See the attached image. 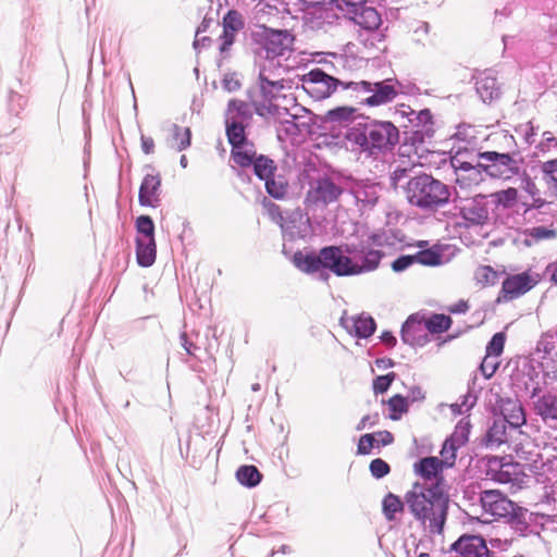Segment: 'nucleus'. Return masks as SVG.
<instances>
[{
  "instance_id": "1",
  "label": "nucleus",
  "mask_w": 557,
  "mask_h": 557,
  "mask_svg": "<svg viewBox=\"0 0 557 557\" xmlns=\"http://www.w3.org/2000/svg\"><path fill=\"white\" fill-rule=\"evenodd\" d=\"M346 147L360 159L380 160L399 141V129L389 121H359L348 127Z\"/></svg>"
},
{
  "instance_id": "2",
  "label": "nucleus",
  "mask_w": 557,
  "mask_h": 557,
  "mask_svg": "<svg viewBox=\"0 0 557 557\" xmlns=\"http://www.w3.org/2000/svg\"><path fill=\"white\" fill-rule=\"evenodd\" d=\"M406 505L413 518L432 534L443 532L448 510V497L440 483H416L405 494Z\"/></svg>"
},
{
  "instance_id": "3",
  "label": "nucleus",
  "mask_w": 557,
  "mask_h": 557,
  "mask_svg": "<svg viewBox=\"0 0 557 557\" xmlns=\"http://www.w3.org/2000/svg\"><path fill=\"white\" fill-rule=\"evenodd\" d=\"M325 259L334 267V274L338 276L357 275L375 270L381 261L382 252L372 249L369 245L347 244L344 246H327Z\"/></svg>"
},
{
  "instance_id": "4",
  "label": "nucleus",
  "mask_w": 557,
  "mask_h": 557,
  "mask_svg": "<svg viewBox=\"0 0 557 557\" xmlns=\"http://www.w3.org/2000/svg\"><path fill=\"white\" fill-rule=\"evenodd\" d=\"M408 202L423 211H435L449 202L448 185L430 174L411 177L406 187Z\"/></svg>"
},
{
  "instance_id": "5",
  "label": "nucleus",
  "mask_w": 557,
  "mask_h": 557,
  "mask_svg": "<svg viewBox=\"0 0 557 557\" xmlns=\"http://www.w3.org/2000/svg\"><path fill=\"white\" fill-rule=\"evenodd\" d=\"M345 100L367 107H379L392 102L398 95L392 79L382 82H350L344 87Z\"/></svg>"
},
{
  "instance_id": "6",
  "label": "nucleus",
  "mask_w": 557,
  "mask_h": 557,
  "mask_svg": "<svg viewBox=\"0 0 557 557\" xmlns=\"http://www.w3.org/2000/svg\"><path fill=\"white\" fill-rule=\"evenodd\" d=\"M284 79H257L256 86L249 91V98L258 115L281 119L289 114L288 109L273 103L284 89Z\"/></svg>"
},
{
  "instance_id": "7",
  "label": "nucleus",
  "mask_w": 557,
  "mask_h": 557,
  "mask_svg": "<svg viewBox=\"0 0 557 557\" xmlns=\"http://www.w3.org/2000/svg\"><path fill=\"white\" fill-rule=\"evenodd\" d=\"M343 193V187L327 175L311 177L304 202L308 210L322 211L336 202Z\"/></svg>"
},
{
  "instance_id": "8",
  "label": "nucleus",
  "mask_w": 557,
  "mask_h": 557,
  "mask_svg": "<svg viewBox=\"0 0 557 557\" xmlns=\"http://www.w3.org/2000/svg\"><path fill=\"white\" fill-rule=\"evenodd\" d=\"M302 89L314 100H323L334 94L345 100L344 87L350 82L338 79L320 69H313L301 77Z\"/></svg>"
},
{
  "instance_id": "9",
  "label": "nucleus",
  "mask_w": 557,
  "mask_h": 557,
  "mask_svg": "<svg viewBox=\"0 0 557 557\" xmlns=\"http://www.w3.org/2000/svg\"><path fill=\"white\" fill-rule=\"evenodd\" d=\"M480 166L491 178L508 181L520 174L521 158L518 153L485 151L478 154Z\"/></svg>"
},
{
  "instance_id": "10",
  "label": "nucleus",
  "mask_w": 557,
  "mask_h": 557,
  "mask_svg": "<svg viewBox=\"0 0 557 557\" xmlns=\"http://www.w3.org/2000/svg\"><path fill=\"white\" fill-rule=\"evenodd\" d=\"M523 384L535 413L545 422L557 421V396L550 393L541 395L543 387L540 381H535L532 376H530V382H523Z\"/></svg>"
},
{
  "instance_id": "11",
  "label": "nucleus",
  "mask_w": 557,
  "mask_h": 557,
  "mask_svg": "<svg viewBox=\"0 0 557 557\" xmlns=\"http://www.w3.org/2000/svg\"><path fill=\"white\" fill-rule=\"evenodd\" d=\"M294 37L287 30L264 29L263 39L257 50V58L281 60L290 52Z\"/></svg>"
},
{
  "instance_id": "12",
  "label": "nucleus",
  "mask_w": 557,
  "mask_h": 557,
  "mask_svg": "<svg viewBox=\"0 0 557 557\" xmlns=\"http://www.w3.org/2000/svg\"><path fill=\"white\" fill-rule=\"evenodd\" d=\"M455 208L465 221L472 225H482L488 219V201L486 196L476 195L471 198H457Z\"/></svg>"
},
{
  "instance_id": "13",
  "label": "nucleus",
  "mask_w": 557,
  "mask_h": 557,
  "mask_svg": "<svg viewBox=\"0 0 557 557\" xmlns=\"http://www.w3.org/2000/svg\"><path fill=\"white\" fill-rule=\"evenodd\" d=\"M480 503L485 513L495 519H506L517 506L497 490H486L480 493Z\"/></svg>"
},
{
  "instance_id": "14",
  "label": "nucleus",
  "mask_w": 557,
  "mask_h": 557,
  "mask_svg": "<svg viewBox=\"0 0 557 557\" xmlns=\"http://www.w3.org/2000/svg\"><path fill=\"white\" fill-rule=\"evenodd\" d=\"M281 228L285 238H305L311 231L310 219L300 209L281 215Z\"/></svg>"
},
{
  "instance_id": "15",
  "label": "nucleus",
  "mask_w": 557,
  "mask_h": 557,
  "mask_svg": "<svg viewBox=\"0 0 557 557\" xmlns=\"http://www.w3.org/2000/svg\"><path fill=\"white\" fill-rule=\"evenodd\" d=\"M326 247L322 248L319 253L296 251L292 258L294 265L301 272L312 274L321 269H327L334 273V267L331 261L325 258Z\"/></svg>"
},
{
  "instance_id": "16",
  "label": "nucleus",
  "mask_w": 557,
  "mask_h": 557,
  "mask_svg": "<svg viewBox=\"0 0 557 557\" xmlns=\"http://www.w3.org/2000/svg\"><path fill=\"white\" fill-rule=\"evenodd\" d=\"M455 557H488L485 540L480 535H462L450 546Z\"/></svg>"
},
{
  "instance_id": "17",
  "label": "nucleus",
  "mask_w": 557,
  "mask_h": 557,
  "mask_svg": "<svg viewBox=\"0 0 557 557\" xmlns=\"http://www.w3.org/2000/svg\"><path fill=\"white\" fill-rule=\"evenodd\" d=\"M539 280L537 274L529 272L510 275L503 282L502 292L505 298L511 300L533 288Z\"/></svg>"
},
{
  "instance_id": "18",
  "label": "nucleus",
  "mask_w": 557,
  "mask_h": 557,
  "mask_svg": "<svg viewBox=\"0 0 557 557\" xmlns=\"http://www.w3.org/2000/svg\"><path fill=\"white\" fill-rule=\"evenodd\" d=\"M540 362L541 371H536L535 368H530L527 373V380L523 382H530V376L535 381H540L542 387H549L552 389L557 388V354L553 357L542 356Z\"/></svg>"
},
{
  "instance_id": "19",
  "label": "nucleus",
  "mask_w": 557,
  "mask_h": 557,
  "mask_svg": "<svg viewBox=\"0 0 557 557\" xmlns=\"http://www.w3.org/2000/svg\"><path fill=\"white\" fill-rule=\"evenodd\" d=\"M341 324L349 334L359 338L370 337L376 329L374 319L366 313L350 317L344 315L341 318Z\"/></svg>"
},
{
  "instance_id": "20",
  "label": "nucleus",
  "mask_w": 557,
  "mask_h": 557,
  "mask_svg": "<svg viewBox=\"0 0 557 557\" xmlns=\"http://www.w3.org/2000/svg\"><path fill=\"white\" fill-rule=\"evenodd\" d=\"M244 27L242 14L237 11H228L223 17V32L220 36L219 50L222 54L230 50V47L235 40L236 34Z\"/></svg>"
},
{
  "instance_id": "21",
  "label": "nucleus",
  "mask_w": 557,
  "mask_h": 557,
  "mask_svg": "<svg viewBox=\"0 0 557 557\" xmlns=\"http://www.w3.org/2000/svg\"><path fill=\"white\" fill-rule=\"evenodd\" d=\"M161 178L159 175L146 174L139 188L138 201L143 207H158L160 202Z\"/></svg>"
},
{
  "instance_id": "22",
  "label": "nucleus",
  "mask_w": 557,
  "mask_h": 557,
  "mask_svg": "<svg viewBox=\"0 0 557 557\" xmlns=\"http://www.w3.org/2000/svg\"><path fill=\"white\" fill-rule=\"evenodd\" d=\"M401 339L412 347L424 346L429 341L424 323L414 317H409L403 325Z\"/></svg>"
},
{
  "instance_id": "23",
  "label": "nucleus",
  "mask_w": 557,
  "mask_h": 557,
  "mask_svg": "<svg viewBox=\"0 0 557 557\" xmlns=\"http://www.w3.org/2000/svg\"><path fill=\"white\" fill-rule=\"evenodd\" d=\"M475 89L485 103L492 102L500 96V87L492 70H486L476 77Z\"/></svg>"
},
{
  "instance_id": "24",
  "label": "nucleus",
  "mask_w": 557,
  "mask_h": 557,
  "mask_svg": "<svg viewBox=\"0 0 557 557\" xmlns=\"http://www.w3.org/2000/svg\"><path fill=\"white\" fill-rule=\"evenodd\" d=\"M451 165L457 174V182L463 183L466 180L469 184H479L482 181V166H480V158L475 164L460 160L458 156L451 159Z\"/></svg>"
},
{
  "instance_id": "25",
  "label": "nucleus",
  "mask_w": 557,
  "mask_h": 557,
  "mask_svg": "<svg viewBox=\"0 0 557 557\" xmlns=\"http://www.w3.org/2000/svg\"><path fill=\"white\" fill-rule=\"evenodd\" d=\"M356 114L357 109L352 106H342L326 111L323 116V122L333 126L346 127L347 131L349 126L357 123L355 121Z\"/></svg>"
},
{
  "instance_id": "26",
  "label": "nucleus",
  "mask_w": 557,
  "mask_h": 557,
  "mask_svg": "<svg viewBox=\"0 0 557 557\" xmlns=\"http://www.w3.org/2000/svg\"><path fill=\"white\" fill-rule=\"evenodd\" d=\"M500 410L503 414L502 420L508 423L510 431L517 430L525 423V414L519 400L508 398V400L503 403Z\"/></svg>"
},
{
  "instance_id": "27",
  "label": "nucleus",
  "mask_w": 557,
  "mask_h": 557,
  "mask_svg": "<svg viewBox=\"0 0 557 557\" xmlns=\"http://www.w3.org/2000/svg\"><path fill=\"white\" fill-rule=\"evenodd\" d=\"M251 107H253L251 102L247 103L237 99L230 100L225 112V122L249 125L252 120Z\"/></svg>"
},
{
  "instance_id": "28",
  "label": "nucleus",
  "mask_w": 557,
  "mask_h": 557,
  "mask_svg": "<svg viewBox=\"0 0 557 557\" xmlns=\"http://www.w3.org/2000/svg\"><path fill=\"white\" fill-rule=\"evenodd\" d=\"M354 12L355 23L366 30L375 32L382 23L381 15L374 8L359 5Z\"/></svg>"
},
{
  "instance_id": "29",
  "label": "nucleus",
  "mask_w": 557,
  "mask_h": 557,
  "mask_svg": "<svg viewBox=\"0 0 557 557\" xmlns=\"http://www.w3.org/2000/svg\"><path fill=\"white\" fill-rule=\"evenodd\" d=\"M280 122V126L277 128L278 137L284 133L286 136H299L305 133L309 128V124L307 122H301L298 112L292 113L288 115H282L281 119H276Z\"/></svg>"
},
{
  "instance_id": "30",
  "label": "nucleus",
  "mask_w": 557,
  "mask_h": 557,
  "mask_svg": "<svg viewBox=\"0 0 557 557\" xmlns=\"http://www.w3.org/2000/svg\"><path fill=\"white\" fill-rule=\"evenodd\" d=\"M157 245L154 238H136V257L139 265L148 268L156 261Z\"/></svg>"
},
{
  "instance_id": "31",
  "label": "nucleus",
  "mask_w": 557,
  "mask_h": 557,
  "mask_svg": "<svg viewBox=\"0 0 557 557\" xmlns=\"http://www.w3.org/2000/svg\"><path fill=\"white\" fill-rule=\"evenodd\" d=\"M257 66L259 70L258 79H283L282 75L285 72L281 60L270 58H258Z\"/></svg>"
},
{
  "instance_id": "32",
  "label": "nucleus",
  "mask_w": 557,
  "mask_h": 557,
  "mask_svg": "<svg viewBox=\"0 0 557 557\" xmlns=\"http://www.w3.org/2000/svg\"><path fill=\"white\" fill-rule=\"evenodd\" d=\"M357 202L373 206L379 198V185L369 182H359L351 187Z\"/></svg>"
},
{
  "instance_id": "33",
  "label": "nucleus",
  "mask_w": 557,
  "mask_h": 557,
  "mask_svg": "<svg viewBox=\"0 0 557 557\" xmlns=\"http://www.w3.org/2000/svg\"><path fill=\"white\" fill-rule=\"evenodd\" d=\"M444 466L440 461L437 457H425L422 458L418 463L414 465L416 471L425 480L435 479V483H440L442 486L441 480L437 478L438 473L442 471Z\"/></svg>"
},
{
  "instance_id": "34",
  "label": "nucleus",
  "mask_w": 557,
  "mask_h": 557,
  "mask_svg": "<svg viewBox=\"0 0 557 557\" xmlns=\"http://www.w3.org/2000/svg\"><path fill=\"white\" fill-rule=\"evenodd\" d=\"M171 138L169 139V146L176 151H183L190 146L191 132L189 127H183L177 124H173L170 128Z\"/></svg>"
},
{
  "instance_id": "35",
  "label": "nucleus",
  "mask_w": 557,
  "mask_h": 557,
  "mask_svg": "<svg viewBox=\"0 0 557 557\" xmlns=\"http://www.w3.org/2000/svg\"><path fill=\"white\" fill-rule=\"evenodd\" d=\"M232 158L234 162L243 168L250 166L257 158L253 145L250 141L232 148Z\"/></svg>"
},
{
  "instance_id": "36",
  "label": "nucleus",
  "mask_w": 557,
  "mask_h": 557,
  "mask_svg": "<svg viewBox=\"0 0 557 557\" xmlns=\"http://www.w3.org/2000/svg\"><path fill=\"white\" fill-rule=\"evenodd\" d=\"M406 500L403 502L399 496L388 493L382 502L383 515L387 521H395L396 516L405 509Z\"/></svg>"
},
{
  "instance_id": "37",
  "label": "nucleus",
  "mask_w": 557,
  "mask_h": 557,
  "mask_svg": "<svg viewBox=\"0 0 557 557\" xmlns=\"http://www.w3.org/2000/svg\"><path fill=\"white\" fill-rule=\"evenodd\" d=\"M264 185L267 193L275 199H283L287 195L288 183L283 175L273 174L264 181Z\"/></svg>"
},
{
  "instance_id": "38",
  "label": "nucleus",
  "mask_w": 557,
  "mask_h": 557,
  "mask_svg": "<svg viewBox=\"0 0 557 557\" xmlns=\"http://www.w3.org/2000/svg\"><path fill=\"white\" fill-rule=\"evenodd\" d=\"M528 516L527 509L516 506L513 512L506 517L505 520L518 534L524 535L530 528Z\"/></svg>"
},
{
  "instance_id": "39",
  "label": "nucleus",
  "mask_w": 557,
  "mask_h": 557,
  "mask_svg": "<svg viewBox=\"0 0 557 557\" xmlns=\"http://www.w3.org/2000/svg\"><path fill=\"white\" fill-rule=\"evenodd\" d=\"M409 121L414 123L416 127L420 128V132L426 136H432L434 133L433 116L429 109L420 110L419 112L412 111L410 113Z\"/></svg>"
},
{
  "instance_id": "40",
  "label": "nucleus",
  "mask_w": 557,
  "mask_h": 557,
  "mask_svg": "<svg viewBox=\"0 0 557 557\" xmlns=\"http://www.w3.org/2000/svg\"><path fill=\"white\" fill-rule=\"evenodd\" d=\"M262 474L255 466H240L236 471V479L238 482L247 487H255L261 481Z\"/></svg>"
},
{
  "instance_id": "41",
  "label": "nucleus",
  "mask_w": 557,
  "mask_h": 557,
  "mask_svg": "<svg viewBox=\"0 0 557 557\" xmlns=\"http://www.w3.org/2000/svg\"><path fill=\"white\" fill-rule=\"evenodd\" d=\"M253 172L262 181L275 174L276 165L274 161L263 154L257 156L253 160Z\"/></svg>"
},
{
  "instance_id": "42",
  "label": "nucleus",
  "mask_w": 557,
  "mask_h": 557,
  "mask_svg": "<svg viewBox=\"0 0 557 557\" xmlns=\"http://www.w3.org/2000/svg\"><path fill=\"white\" fill-rule=\"evenodd\" d=\"M470 429V420L468 418H462L455 426V430L453 434L448 437V440L451 441L457 446L462 447L469 441Z\"/></svg>"
},
{
  "instance_id": "43",
  "label": "nucleus",
  "mask_w": 557,
  "mask_h": 557,
  "mask_svg": "<svg viewBox=\"0 0 557 557\" xmlns=\"http://www.w3.org/2000/svg\"><path fill=\"white\" fill-rule=\"evenodd\" d=\"M225 126L228 143L232 145V148L234 147V145L239 146L243 145V143L248 141L245 133V128L248 125L238 124L235 122H225Z\"/></svg>"
},
{
  "instance_id": "44",
  "label": "nucleus",
  "mask_w": 557,
  "mask_h": 557,
  "mask_svg": "<svg viewBox=\"0 0 557 557\" xmlns=\"http://www.w3.org/2000/svg\"><path fill=\"white\" fill-rule=\"evenodd\" d=\"M508 423L502 419H497L487 431V442L491 445H500L507 441L506 425Z\"/></svg>"
},
{
  "instance_id": "45",
  "label": "nucleus",
  "mask_w": 557,
  "mask_h": 557,
  "mask_svg": "<svg viewBox=\"0 0 557 557\" xmlns=\"http://www.w3.org/2000/svg\"><path fill=\"white\" fill-rule=\"evenodd\" d=\"M541 170L548 188L554 189L555 195H557V158L544 162Z\"/></svg>"
},
{
  "instance_id": "46",
  "label": "nucleus",
  "mask_w": 557,
  "mask_h": 557,
  "mask_svg": "<svg viewBox=\"0 0 557 557\" xmlns=\"http://www.w3.org/2000/svg\"><path fill=\"white\" fill-rule=\"evenodd\" d=\"M426 329V332L430 333H443L450 327L451 319L444 314H434L425 322H423Z\"/></svg>"
},
{
  "instance_id": "47",
  "label": "nucleus",
  "mask_w": 557,
  "mask_h": 557,
  "mask_svg": "<svg viewBox=\"0 0 557 557\" xmlns=\"http://www.w3.org/2000/svg\"><path fill=\"white\" fill-rule=\"evenodd\" d=\"M416 263L429 267L442 264L443 256L434 249H425L414 255Z\"/></svg>"
},
{
  "instance_id": "48",
  "label": "nucleus",
  "mask_w": 557,
  "mask_h": 557,
  "mask_svg": "<svg viewBox=\"0 0 557 557\" xmlns=\"http://www.w3.org/2000/svg\"><path fill=\"white\" fill-rule=\"evenodd\" d=\"M136 238H154V223L149 215H140L136 219Z\"/></svg>"
},
{
  "instance_id": "49",
  "label": "nucleus",
  "mask_w": 557,
  "mask_h": 557,
  "mask_svg": "<svg viewBox=\"0 0 557 557\" xmlns=\"http://www.w3.org/2000/svg\"><path fill=\"white\" fill-rule=\"evenodd\" d=\"M461 448L460 446H457L451 441L446 438V441L443 444V447L441 449V459L443 466L450 468L455 465L457 451Z\"/></svg>"
},
{
  "instance_id": "50",
  "label": "nucleus",
  "mask_w": 557,
  "mask_h": 557,
  "mask_svg": "<svg viewBox=\"0 0 557 557\" xmlns=\"http://www.w3.org/2000/svg\"><path fill=\"white\" fill-rule=\"evenodd\" d=\"M388 408L391 410L389 418L392 420L400 419L401 414L408 410L407 398L401 395H395L388 400Z\"/></svg>"
},
{
  "instance_id": "51",
  "label": "nucleus",
  "mask_w": 557,
  "mask_h": 557,
  "mask_svg": "<svg viewBox=\"0 0 557 557\" xmlns=\"http://www.w3.org/2000/svg\"><path fill=\"white\" fill-rule=\"evenodd\" d=\"M497 277V272L490 265H481L474 272L475 281L482 285H493Z\"/></svg>"
},
{
  "instance_id": "52",
  "label": "nucleus",
  "mask_w": 557,
  "mask_h": 557,
  "mask_svg": "<svg viewBox=\"0 0 557 557\" xmlns=\"http://www.w3.org/2000/svg\"><path fill=\"white\" fill-rule=\"evenodd\" d=\"M26 104V99L21 94L10 90L8 94V111L12 115H18Z\"/></svg>"
},
{
  "instance_id": "53",
  "label": "nucleus",
  "mask_w": 557,
  "mask_h": 557,
  "mask_svg": "<svg viewBox=\"0 0 557 557\" xmlns=\"http://www.w3.org/2000/svg\"><path fill=\"white\" fill-rule=\"evenodd\" d=\"M555 336H557V334L553 333L550 331L544 333L536 344V349H535L536 354L543 352V356L552 357L550 352L555 348V343H554Z\"/></svg>"
},
{
  "instance_id": "54",
  "label": "nucleus",
  "mask_w": 557,
  "mask_h": 557,
  "mask_svg": "<svg viewBox=\"0 0 557 557\" xmlns=\"http://www.w3.org/2000/svg\"><path fill=\"white\" fill-rule=\"evenodd\" d=\"M536 149L542 153H557V137L550 132H544Z\"/></svg>"
},
{
  "instance_id": "55",
  "label": "nucleus",
  "mask_w": 557,
  "mask_h": 557,
  "mask_svg": "<svg viewBox=\"0 0 557 557\" xmlns=\"http://www.w3.org/2000/svg\"><path fill=\"white\" fill-rule=\"evenodd\" d=\"M505 345V334L504 333H496L490 341L486 347V355L492 357H498L503 352Z\"/></svg>"
},
{
  "instance_id": "56",
  "label": "nucleus",
  "mask_w": 557,
  "mask_h": 557,
  "mask_svg": "<svg viewBox=\"0 0 557 557\" xmlns=\"http://www.w3.org/2000/svg\"><path fill=\"white\" fill-rule=\"evenodd\" d=\"M211 23H213L212 18L205 17L202 20L201 24L198 26V28L196 30V38H195V41H194V47L196 49H198L199 47L205 48L211 41V39L209 37H207V36L200 37V35L202 33H206L208 30V28H209Z\"/></svg>"
},
{
  "instance_id": "57",
  "label": "nucleus",
  "mask_w": 557,
  "mask_h": 557,
  "mask_svg": "<svg viewBox=\"0 0 557 557\" xmlns=\"http://www.w3.org/2000/svg\"><path fill=\"white\" fill-rule=\"evenodd\" d=\"M396 374L394 372L387 373L386 375H380L373 381V391L374 394H383L385 393L391 384L393 383Z\"/></svg>"
},
{
  "instance_id": "58",
  "label": "nucleus",
  "mask_w": 557,
  "mask_h": 557,
  "mask_svg": "<svg viewBox=\"0 0 557 557\" xmlns=\"http://www.w3.org/2000/svg\"><path fill=\"white\" fill-rule=\"evenodd\" d=\"M376 441L377 440H376L374 433L361 435V437L359 438L358 445H357V454L358 455H368V454H370L371 449L374 446H376L375 445Z\"/></svg>"
},
{
  "instance_id": "59",
  "label": "nucleus",
  "mask_w": 557,
  "mask_h": 557,
  "mask_svg": "<svg viewBox=\"0 0 557 557\" xmlns=\"http://www.w3.org/2000/svg\"><path fill=\"white\" fill-rule=\"evenodd\" d=\"M389 471L388 463L381 458L373 459L370 463V472L375 479L384 478Z\"/></svg>"
},
{
  "instance_id": "60",
  "label": "nucleus",
  "mask_w": 557,
  "mask_h": 557,
  "mask_svg": "<svg viewBox=\"0 0 557 557\" xmlns=\"http://www.w3.org/2000/svg\"><path fill=\"white\" fill-rule=\"evenodd\" d=\"M496 357H492L486 355V357L483 359L480 370L485 379H490L497 370L498 362L495 359Z\"/></svg>"
},
{
  "instance_id": "61",
  "label": "nucleus",
  "mask_w": 557,
  "mask_h": 557,
  "mask_svg": "<svg viewBox=\"0 0 557 557\" xmlns=\"http://www.w3.org/2000/svg\"><path fill=\"white\" fill-rule=\"evenodd\" d=\"M222 86L228 92L236 91L240 88V81L236 73H226L222 79Z\"/></svg>"
},
{
  "instance_id": "62",
  "label": "nucleus",
  "mask_w": 557,
  "mask_h": 557,
  "mask_svg": "<svg viewBox=\"0 0 557 557\" xmlns=\"http://www.w3.org/2000/svg\"><path fill=\"white\" fill-rule=\"evenodd\" d=\"M413 263H416L414 255L400 256L396 260L393 261L392 269L395 272H403L406 269H408L410 265H412Z\"/></svg>"
},
{
  "instance_id": "63",
  "label": "nucleus",
  "mask_w": 557,
  "mask_h": 557,
  "mask_svg": "<svg viewBox=\"0 0 557 557\" xmlns=\"http://www.w3.org/2000/svg\"><path fill=\"white\" fill-rule=\"evenodd\" d=\"M555 235H556V233L554 230H549L545 226H536V227L531 228V231H530V236L534 240L553 238V237H555Z\"/></svg>"
},
{
  "instance_id": "64",
  "label": "nucleus",
  "mask_w": 557,
  "mask_h": 557,
  "mask_svg": "<svg viewBox=\"0 0 557 557\" xmlns=\"http://www.w3.org/2000/svg\"><path fill=\"white\" fill-rule=\"evenodd\" d=\"M518 132L523 136L527 144L531 145L534 143L535 131L531 122L520 125Z\"/></svg>"
}]
</instances>
